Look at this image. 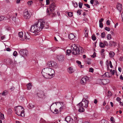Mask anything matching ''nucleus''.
<instances>
[{
    "label": "nucleus",
    "instance_id": "nucleus-2",
    "mask_svg": "<svg viewBox=\"0 0 123 123\" xmlns=\"http://www.w3.org/2000/svg\"><path fill=\"white\" fill-rule=\"evenodd\" d=\"M16 107L17 109H15V111H16L15 113L18 116L24 117V111L23 107L21 106H17Z\"/></svg>",
    "mask_w": 123,
    "mask_h": 123
},
{
    "label": "nucleus",
    "instance_id": "nucleus-16",
    "mask_svg": "<svg viewBox=\"0 0 123 123\" xmlns=\"http://www.w3.org/2000/svg\"><path fill=\"white\" fill-rule=\"evenodd\" d=\"M57 58L60 61H63L64 60V56L63 55H58L57 56Z\"/></svg>",
    "mask_w": 123,
    "mask_h": 123
},
{
    "label": "nucleus",
    "instance_id": "nucleus-31",
    "mask_svg": "<svg viewBox=\"0 0 123 123\" xmlns=\"http://www.w3.org/2000/svg\"><path fill=\"white\" fill-rule=\"evenodd\" d=\"M0 118L1 119H4V115L0 112Z\"/></svg>",
    "mask_w": 123,
    "mask_h": 123
},
{
    "label": "nucleus",
    "instance_id": "nucleus-61",
    "mask_svg": "<svg viewBox=\"0 0 123 123\" xmlns=\"http://www.w3.org/2000/svg\"><path fill=\"white\" fill-rule=\"evenodd\" d=\"M111 92H110L109 91L108 92V95L109 96H111Z\"/></svg>",
    "mask_w": 123,
    "mask_h": 123
},
{
    "label": "nucleus",
    "instance_id": "nucleus-34",
    "mask_svg": "<svg viewBox=\"0 0 123 123\" xmlns=\"http://www.w3.org/2000/svg\"><path fill=\"white\" fill-rule=\"evenodd\" d=\"M101 123H109V122L107 120L102 119L101 121Z\"/></svg>",
    "mask_w": 123,
    "mask_h": 123
},
{
    "label": "nucleus",
    "instance_id": "nucleus-59",
    "mask_svg": "<svg viewBox=\"0 0 123 123\" xmlns=\"http://www.w3.org/2000/svg\"><path fill=\"white\" fill-rule=\"evenodd\" d=\"M94 3L95 5H97L98 4V1L97 0L95 1H94Z\"/></svg>",
    "mask_w": 123,
    "mask_h": 123
},
{
    "label": "nucleus",
    "instance_id": "nucleus-63",
    "mask_svg": "<svg viewBox=\"0 0 123 123\" xmlns=\"http://www.w3.org/2000/svg\"><path fill=\"white\" fill-rule=\"evenodd\" d=\"M76 62H77L78 64H80H80H81V62L80 61H76Z\"/></svg>",
    "mask_w": 123,
    "mask_h": 123
},
{
    "label": "nucleus",
    "instance_id": "nucleus-15",
    "mask_svg": "<svg viewBox=\"0 0 123 123\" xmlns=\"http://www.w3.org/2000/svg\"><path fill=\"white\" fill-rule=\"evenodd\" d=\"M117 8L120 12H121L122 10V6L119 3H118L117 5Z\"/></svg>",
    "mask_w": 123,
    "mask_h": 123
},
{
    "label": "nucleus",
    "instance_id": "nucleus-64",
    "mask_svg": "<svg viewBox=\"0 0 123 123\" xmlns=\"http://www.w3.org/2000/svg\"><path fill=\"white\" fill-rule=\"evenodd\" d=\"M121 17L122 18V21L123 22V13L122 14Z\"/></svg>",
    "mask_w": 123,
    "mask_h": 123
},
{
    "label": "nucleus",
    "instance_id": "nucleus-32",
    "mask_svg": "<svg viewBox=\"0 0 123 123\" xmlns=\"http://www.w3.org/2000/svg\"><path fill=\"white\" fill-rule=\"evenodd\" d=\"M3 96H6L7 94V92L6 90L4 91L2 93H1Z\"/></svg>",
    "mask_w": 123,
    "mask_h": 123
},
{
    "label": "nucleus",
    "instance_id": "nucleus-14",
    "mask_svg": "<svg viewBox=\"0 0 123 123\" xmlns=\"http://www.w3.org/2000/svg\"><path fill=\"white\" fill-rule=\"evenodd\" d=\"M80 103H78L77 105L79 108L78 111L80 112H83L85 111V109H84V107L82 106H81V105H80Z\"/></svg>",
    "mask_w": 123,
    "mask_h": 123
},
{
    "label": "nucleus",
    "instance_id": "nucleus-44",
    "mask_svg": "<svg viewBox=\"0 0 123 123\" xmlns=\"http://www.w3.org/2000/svg\"><path fill=\"white\" fill-rule=\"evenodd\" d=\"M4 17L3 16H0V21L3 20Z\"/></svg>",
    "mask_w": 123,
    "mask_h": 123
},
{
    "label": "nucleus",
    "instance_id": "nucleus-30",
    "mask_svg": "<svg viewBox=\"0 0 123 123\" xmlns=\"http://www.w3.org/2000/svg\"><path fill=\"white\" fill-rule=\"evenodd\" d=\"M66 55L68 56L69 55L71 52V51L69 49H67L66 51Z\"/></svg>",
    "mask_w": 123,
    "mask_h": 123
},
{
    "label": "nucleus",
    "instance_id": "nucleus-54",
    "mask_svg": "<svg viewBox=\"0 0 123 123\" xmlns=\"http://www.w3.org/2000/svg\"><path fill=\"white\" fill-rule=\"evenodd\" d=\"M84 5L87 7L88 8H90V6L87 4H85Z\"/></svg>",
    "mask_w": 123,
    "mask_h": 123
},
{
    "label": "nucleus",
    "instance_id": "nucleus-41",
    "mask_svg": "<svg viewBox=\"0 0 123 123\" xmlns=\"http://www.w3.org/2000/svg\"><path fill=\"white\" fill-rule=\"evenodd\" d=\"M91 60L89 58L87 59V64H91L90 62Z\"/></svg>",
    "mask_w": 123,
    "mask_h": 123
},
{
    "label": "nucleus",
    "instance_id": "nucleus-62",
    "mask_svg": "<svg viewBox=\"0 0 123 123\" xmlns=\"http://www.w3.org/2000/svg\"><path fill=\"white\" fill-rule=\"evenodd\" d=\"M94 1V0H91L90 1V3L92 4H93V3Z\"/></svg>",
    "mask_w": 123,
    "mask_h": 123
},
{
    "label": "nucleus",
    "instance_id": "nucleus-23",
    "mask_svg": "<svg viewBox=\"0 0 123 123\" xmlns=\"http://www.w3.org/2000/svg\"><path fill=\"white\" fill-rule=\"evenodd\" d=\"M46 78V77H39L38 80L40 82H43L44 81V80ZM51 78H48L47 77H46V79H50Z\"/></svg>",
    "mask_w": 123,
    "mask_h": 123
},
{
    "label": "nucleus",
    "instance_id": "nucleus-25",
    "mask_svg": "<svg viewBox=\"0 0 123 123\" xmlns=\"http://www.w3.org/2000/svg\"><path fill=\"white\" fill-rule=\"evenodd\" d=\"M72 3L73 5L76 8L77 7L78 4L77 2L74 1H72Z\"/></svg>",
    "mask_w": 123,
    "mask_h": 123
},
{
    "label": "nucleus",
    "instance_id": "nucleus-13",
    "mask_svg": "<svg viewBox=\"0 0 123 123\" xmlns=\"http://www.w3.org/2000/svg\"><path fill=\"white\" fill-rule=\"evenodd\" d=\"M50 72H49V73L48 74V75L47 76H51V77H53L55 75V72L54 70L52 68L51 69Z\"/></svg>",
    "mask_w": 123,
    "mask_h": 123
},
{
    "label": "nucleus",
    "instance_id": "nucleus-52",
    "mask_svg": "<svg viewBox=\"0 0 123 123\" xmlns=\"http://www.w3.org/2000/svg\"><path fill=\"white\" fill-rule=\"evenodd\" d=\"M77 13L78 14H79V15H80L81 14V10H78L77 11Z\"/></svg>",
    "mask_w": 123,
    "mask_h": 123
},
{
    "label": "nucleus",
    "instance_id": "nucleus-55",
    "mask_svg": "<svg viewBox=\"0 0 123 123\" xmlns=\"http://www.w3.org/2000/svg\"><path fill=\"white\" fill-rule=\"evenodd\" d=\"M46 5H49V0H46Z\"/></svg>",
    "mask_w": 123,
    "mask_h": 123
},
{
    "label": "nucleus",
    "instance_id": "nucleus-50",
    "mask_svg": "<svg viewBox=\"0 0 123 123\" xmlns=\"http://www.w3.org/2000/svg\"><path fill=\"white\" fill-rule=\"evenodd\" d=\"M6 50L7 51H10L11 50V49L9 47H8L6 49Z\"/></svg>",
    "mask_w": 123,
    "mask_h": 123
},
{
    "label": "nucleus",
    "instance_id": "nucleus-22",
    "mask_svg": "<svg viewBox=\"0 0 123 123\" xmlns=\"http://www.w3.org/2000/svg\"><path fill=\"white\" fill-rule=\"evenodd\" d=\"M115 54L114 53L113 51H110L109 54V57L111 58H113V57Z\"/></svg>",
    "mask_w": 123,
    "mask_h": 123
},
{
    "label": "nucleus",
    "instance_id": "nucleus-10",
    "mask_svg": "<svg viewBox=\"0 0 123 123\" xmlns=\"http://www.w3.org/2000/svg\"><path fill=\"white\" fill-rule=\"evenodd\" d=\"M88 101L86 99H83L82 101L79 103L81 105V106H83L85 108H86L88 107Z\"/></svg>",
    "mask_w": 123,
    "mask_h": 123
},
{
    "label": "nucleus",
    "instance_id": "nucleus-45",
    "mask_svg": "<svg viewBox=\"0 0 123 123\" xmlns=\"http://www.w3.org/2000/svg\"><path fill=\"white\" fill-rule=\"evenodd\" d=\"M93 69L92 68H89V71L90 72H93Z\"/></svg>",
    "mask_w": 123,
    "mask_h": 123
},
{
    "label": "nucleus",
    "instance_id": "nucleus-27",
    "mask_svg": "<svg viewBox=\"0 0 123 123\" xmlns=\"http://www.w3.org/2000/svg\"><path fill=\"white\" fill-rule=\"evenodd\" d=\"M28 107V108L30 109H31L34 107V105H33L32 104H30L29 105Z\"/></svg>",
    "mask_w": 123,
    "mask_h": 123
},
{
    "label": "nucleus",
    "instance_id": "nucleus-42",
    "mask_svg": "<svg viewBox=\"0 0 123 123\" xmlns=\"http://www.w3.org/2000/svg\"><path fill=\"white\" fill-rule=\"evenodd\" d=\"M105 30L108 31H110V28L107 27H106L105 28Z\"/></svg>",
    "mask_w": 123,
    "mask_h": 123
},
{
    "label": "nucleus",
    "instance_id": "nucleus-8",
    "mask_svg": "<svg viewBox=\"0 0 123 123\" xmlns=\"http://www.w3.org/2000/svg\"><path fill=\"white\" fill-rule=\"evenodd\" d=\"M92 77H82L80 81V83L82 85L85 84L87 81H90L92 79Z\"/></svg>",
    "mask_w": 123,
    "mask_h": 123
},
{
    "label": "nucleus",
    "instance_id": "nucleus-60",
    "mask_svg": "<svg viewBox=\"0 0 123 123\" xmlns=\"http://www.w3.org/2000/svg\"><path fill=\"white\" fill-rule=\"evenodd\" d=\"M97 102V99H95L94 103L95 104H96Z\"/></svg>",
    "mask_w": 123,
    "mask_h": 123
},
{
    "label": "nucleus",
    "instance_id": "nucleus-5",
    "mask_svg": "<svg viewBox=\"0 0 123 123\" xmlns=\"http://www.w3.org/2000/svg\"><path fill=\"white\" fill-rule=\"evenodd\" d=\"M47 67H51L54 68H56L57 67V63L53 61H49L46 64Z\"/></svg>",
    "mask_w": 123,
    "mask_h": 123
},
{
    "label": "nucleus",
    "instance_id": "nucleus-29",
    "mask_svg": "<svg viewBox=\"0 0 123 123\" xmlns=\"http://www.w3.org/2000/svg\"><path fill=\"white\" fill-rule=\"evenodd\" d=\"M30 37V36L29 35L27 34V35H26L25 34L24 37V38L26 40H29V39Z\"/></svg>",
    "mask_w": 123,
    "mask_h": 123
},
{
    "label": "nucleus",
    "instance_id": "nucleus-49",
    "mask_svg": "<svg viewBox=\"0 0 123 123\" xmlns=\"http://www.w3.org/2000/svg\"><path fill=\"white\" fill-rule=\"evenodd\" d=\"M96 56V53L94 52L93 55L91 56V57L92 58H94Z\"/></svg>",
    "mask_w": 123,
    "mask_h": 123
},
{
    "label": "nucleus",
    "instance_id": "nucleus-3",
    "mask_svg": "<svg viewBox=\"0 0 123 123\" xmlns=\"http://www.w3.org/2000/svg\"><path fill=\"white\" fill-rule=\"evenodd\" d=\"M56 8V4L54 3H53L51 4L49 6V9L50 11V12H49V9L48 8L47 9L46 11L47 14L49 15L51 13L53 14L52 16H55V13H52L55 10V9Z\"/></svg>",
    "mask_w": 123,
    "mask_h": 123
},
{
    "label": "nucleus",
    "instance_id": "nucleus-39",
    "mask_svg": "<svg viewBox=\"0 0 123 123\" xmlns=\"http://www.w3.org/2000/svg\"><path fill=\"white\" fill-rule=\"evenodd\" d=\"M83 4L81 3V2H79V8H81L82 7V5Z\"/></svg>",
    "mask_w": 123,
    "mask_h": 123
},
{
    "label": "nucleus",
    "instance_id": "nucleus-4",
    "mask_svg": "<svg viewBox=\"0 0 123 123\" xmlns=\"http://www.w3.org/2000/svg\"><path fill=\"white\" fill-rule=\"evenodd\" d=\"M71 50L72 54L74 55H78L80 53L79 48L75 44L72 45L71 48Z\"/></svg>",
    "mask_w": 123,
    "mask_h": 123
},
{
    "label": "nucleus",
    "instance_id": "nucleus-7",
    "mask_svg": "<svg viewBox=\"0 0 123 123\" xmlns=\"http://www.w3.org/2000/svg\"><path fill=\"white\" fill-rule=\"evenodd\" d=\"M9 17H8L9 18L11 17H12V19L13 21H15L16 20V17L17 16V13L15 12L14 11H11L9 13Z\"/></svg>",
    "mask_w": 123,
    "mask_h": 123
},
{
    "label": "nucleus",
    "instance_id": "nucleus-9",
    "mask_svg": "<svg viewBox=\"0 0 123 123\" xmlns=\"http://www.w3.org/2000/svg\"><path fill=\"white\" fill-rule=\"evenodd\" d=\"M19 53L22 57H24L28 54V51L26 50L21 49L19 50Z\"/></svg>",
    "mask_w": 123,
    "mask_h": 123
},
{
    "label": "nucleus",
    "instance_id": "nucleus-18",
    "mask_svg": "<svg viewBox=\"0 0 123 123\" xmlns=\"http://www.w3.org/2000/svg\"><path fill=\"white\" fill-rule=\"evenodd\" d=\"M84 33L85 37H87L88 36V29L86 28L84 29Z\"/></svg>",
    "mask_w": 123,
    "mask_h": 123
},
{
    "label": "nucleus",
    "instance_id": "nucleus-6",
    "mask_svg": "<svg viewBox=\"0 0 123 123\" xmlns=\"http://www.w3.org/2000/svg\"><path fill=\"white\" fill-rule=\"evenodd\" d=\"M51 68H44L42 69V74L43 77L47 76Z\"/></svg>",
    "mask_w": 123,
    "mask_h": 123
},
{
    "label": "nucleus",
    "instance_id": "nucleus-17",
    "mask_svg": "<svg viewBox=\"0 0 123 123\" xmlns=\"http://www.w3.org/2000/svg\"><path fill=\"white\" fill-rule=\"evenodd\" d=\"M37 95L38 97L40 98L42 97L44 95L43 92L42 91H40L39 92L37 93Z\"/></svg>",
    "mask_w": 123,
    "mask_h": 123
},
{
    "label": "nucleus",
    "instance_id": "nucleus-43",
    "mask_svg": "<svg viewBox=\"0 0 123 123\" xmlns=\"http://www.w3.org/2000/svg\"><path fill=\"white\" fill-rule=\"evenodd\" d=\"M17 54V53L16 51H14L13 54V55L14 56H16Z\"/></svg>",
    "mask_w": 123,
    "mask_h": 123
},
{
    "label": "nucleus",
    "instance_id": "nucleus-19",
    "mask_svg": "<svg viewBox=\"0 0 123 123\" xmlns=\"http://www.w3.org/2000/svg\"><path fill=\"white\" fill-rule=\"evenodd\" d=\"M65 121L68 123V122L70 121H73V119H71L70 117L69 116L67 117H65Z\"/></svg>",
    "mask_w": 123,
    "mask_h": 123
},
{
    "label": "nucleus",
    "instance_id": "nucleus-36",
    "mask_svg": "<svg viewBox=\"0 0 123 123\" xmlns=\"http://www.w3.org/2000/svg\"><path fill=\"white\" fill-rule=\"evenodd\" d=\"M51 111L53 113H54L55 114H57L59 112V111H58V110L57 109H55L54 110V111L55 112H53L51 110Z\"/></svg>",
    "mask_w": 123,
    "mask_h": 123
},
{
    "label": "nucleus",
    "instance_id": "nucleus-56",
    "mask_svg": "<svg viewBox=\"0 0 123 123\" xmlns=\"http://www.w3.org/2000/svg\"><path fill=\"white\" fill-rule=\"evenodd\" d=\"M119 60L120 61H123V57H121L119 58Z\"/></svg>",
    "mask_w": 123,
    "mask_h": 123
},
{
    "label": "nucleus",
    "instance_id": "nucleus-21",
    "mask_svg": "<svg viewBox=\"0 0 123 123\" xmlns=\"http://www.w3.org/2000/svg\"><path fill=\"white\" fill-rule=\"evenodd\" d=\"M68 72L70 74H71L74 71V69L72 67L69 68L68 69Z\"/></svg>",
    "mask_w": 123,
    "mask_h": 123
},
{
    "label": "nucleus",
    "instance_id": "nucleus-53",
    "mask_svg": "<svg viewBox=\"0 0 123 123\" xmlns=\"http://www.w3.org/2000/svg\"><path fill=\"white\" fill-rule=\"evenodd\" d=\"M109 64L110 68H112L113 67V66L111 62V61H109Z\"/></svg>",
    "mask_w": 123,
    "mask_h": 123
},
{
    "label": "nucleus",
    "instance_id": "nucleus-58",
    "mask_svg": "<svg viewBox=\"0 0 123 123\" xmlns=\"http://www.w3.org/2000/svg\"><path fill=\"white\" fill-rule=\"evenodd\" d=\"M106 24L108 25H110V22L109 20H108L106 22Z\"/></svg>",
    "mask_w": 123,
    "mask_h": 123
},
{
    "label": "nucleus",
    "instance_id": "nucleus-57",
    "mask_svg": "<svg viewBox=\"0 0 123 123\" xmlns=\"http://www.w3.org/2000/svg\"><path fill=\"white\" fill-rule=\"evenodd\" d=\"M104 20V19L101 18L99 20V23H101L102 22H103Z\"/></svg>",
    "mask_w": 123,
    "mask_h": 123
},
{
    "label": "nucleus",
    "instance_id": "nucleus-47",
    "mask_svg": "<svg viewBox=\"0 0 123 123\" xmlns=\"http://www.w3.org/2000/svg\"><path fill=\"white\" fill-rule=\"evenodd\" d=\"M104 44L105 46H108V44L107 42L106 41H104Z\"/></svg>",
    "mask_w": 123,
    "mask_h": 123
},
{
    "label": "nucleus",
    "instance_id": "nucleus-20",
    "mask_svg": "<svg viewBox=\"0 0 123 123\" xmlns=\"http://www.w3.org/2000/svg\"><path fill=\"white\" fill-rule=\"evenodd\" d=\"M68 37L70 39L72 40L75 37V36L73 34H70L69 35Z\"/></svg>",
    "mask_w": 123,
    "mask_h": 123
},
{
    "label": "nucleus",
    "instance_id": "nucleus-40",
    "mask_svg": "<svg viewBox=\"0 0 123 123\" xmlns=\"http://www.w3.org/2000/svg\"><path fill=\"white\" fill-rule=\"evenodd\" d=\"M73 13L71 12H69L68 13V15L70 17H71L73 16Z\"/></svg>",
    "mask_w": 123,
    "mask_h": 123
},
{
    "label": "nucleus",
    "instance_id": "nucleus-33",
    "mask_svg": "<svg viewBox=\"0 0 123 123\" xmlns=\"http://www.w3.org/2000/svg\"><path fill=\"white\" fill-rule=\"evenodd\" d=\"M40 123H47L42 118H41Z\"/></svg>",
    "mask_w": 123,
    "mask_h": 123
},
{
    "label": "nucleus",
    "instance_id": "nucleus-38",
    "mask_svg": "<svg viewBox=\"0 0 123 123\" xmlns=\"http://www.w3.org/2000/svg\"><path fill=\"white\" fill-rule=\"evenodd\" d=\"M12 110L11 109L9 108L8 109V112L9 114H11L12 113Z\"/></svg>",
    "mask_w": 123,
    "mask_h": 123
},
{
    "label": "nucleus",
    "instance_id": "nucleus-46",
    "mask_svg": "<svg viewBox=\"0 0 123 123\" xmlns=\"http://www.w3.org/2000/svg\"><path fill=\"white\" fill-rule=\"evenodd\" d=\"M99 26L100 27L102 28L103 27V23H99Z\"/></svg>",
    "mask_w": 123,
    "mask_h": 123
},
{
    "label": "nucleus",
    "instance_id": "nucleus-28",
    "mask_svg": "<svg viewBox=\"0 0 123 123\" xmlns=\"http://www.w3.org/2000/svg\"><path fill=\"white\" fill-rule=\"evenodd\" d=\"M99 45L100 47L101 48H104L105 46L104 44L101 42L99 43Z\"/></svg>",
    "mask_w": 123,
    "mask_h": 123
},
{
    "label": "nucleus",
    "instance_id": "nucleus-48",
    "mask_svg": "<svg viewBox=\"0 0 123 123\" xmlns=\"http://www.w3.org/2000/svg\"><path fill=\"white\" fill-rule=\"evenodd\" d=\"M32 3V1H28L27 2V4L31 6V4Z\"/></svg>",
    "mask_w": 123,
    "mask_h": 123
},
{
    "label": "nucleus",
    "instance_id": "nucleus-1",
    "mask_svg": "<svg viewBox=\"0 0 123 123\" xmlns=\"http://www.w3.org/2000/svg\"><path fill=\"white\" fill-rule=\"evenodd\" d=\"M48 26L42 20H39L34 25L31 26L30 29L31 32L35 33L39 32L44 27L46 28Z\"/></svg>",
    "mask_w": 123,
    "mask_h": 123
},
{
    "label": "nucleus",
    "instance_id": "nucleus-26",
    "mask_svg": "<svg viewBox=\"0 0 123 123\" xmlns=\"http://www.w3.org/2000/svg\"><path fill=\"white\" fill-rule=\"evenodd\" d=\"M23 32H19L18 33V35L19 37L20 38H22L23 37Z\"/></svg>",
    "mask_w": 123,
    "mask_h": 123
},
{
    "label": "nucleus",
    "instance_id": "nucleus-24",
    "mask_svg": "<svg viewBox=\"0 0 123 123\" xmlns=\"http://www.w3.org/2000/svg\"><path fill=\"white\" fill-rule=\"evenodd\" d=\"M27 88L28 90H30L31 89L32 86L31 83H29L27 85Z\"/></svg>",
    "mask_w": 123,
    "mask_h": 123
},
{
    "label": "nucleus",
    "instance_id": "nucleus-35",
    "mask_svg": "<svg viewBox=\"0 0 123 123\" xmlns=\"http://www.w3.org/2000/svg\"><path fill=\"white\" fill-rule=\"evenodd\" d=\"M107 39L108 40H110L111 39V35L110 34H108L107 35Z\"/></svg>",
    "mask_w": 123,
    "mask_h": 123
},
{
    "label": "nucleus",
    "instance_id": "nucleus-51",
    "mask_svg": "<svg viewBox=\"0 0 123 123\" xmlns=\"http://www.w3.org/2000/svg\"><path fill=\"white\" fill-rule=\"evenodd\" d=\"M92 40L94 41L96 40V37L95 36H92Z\"/></svg>",
    "mask_w": 123,
    "mask_h": 123
},
{
    "label": "nucleus",
    "instance_id": "nucleus-11",
    "mask_svg": "<svg viewBox=\"0 0 123 123\" xmlns=\"http://www.w3.org/2000/svg\"><path fill=\"white\" fill-rule=\"evenodd\" d=\"M24 17L25 19H29L31 17L30 13L27 9L24 10L23 12Z\"/></svg>",
    "mask_w": 123,
    "mask_h": 123
},
{
    "label": "nucleus",
    "instance_id": "nucleus-37",
    "mask_svg": "<svg viewBox=\"0 0 123 123\" xmlns=\"http://www.w3.org/2000/svg\"><path fill=\"white\" fill-rule=\"evenodd\" d=\"M105 34L104 32H103L101 33V36L102 38H104L105 36Z\"/></svg>",
    "mask_w": 123,
    "mask_h": 123
},
{
    "label": "nucleus",
    "instance_id": "nucleus-12",
    "mask_svg": "<svg viewBox=\"0 0 123 123\" xmlns=\"http://www.w3.org/2000/svg\"><path fill=\"white\" fill-rule=\"evenodd\" d=\"M97 81L98 82L101 83L104 85L106 84L109 82V80L108 79H98L97 80Z\"/></svg>",
    "mask_w": 123,
    "mask_h": 123
}]
</instances>
